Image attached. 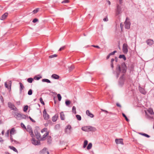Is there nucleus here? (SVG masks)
<instances>
[{
	"label": "nucleus",
	"instance_id": "f257e3e1",
	"mask_svg": "<svg viewBox=\"0 0 154 154\" xmlns=\"http://www.w3.org/2000/svg\"><path fill=\"white\" fill-rule=\"evenodd\" d=\"M127 69V67L125 63H122L121 65H120L119 64L117 65L115 72H114V74H116L117 77L118 78L119 76L120 72L123 73L122 76L120 78L119 83L121 82L122 83H123L124 80V74L126 72Z\"/></svg>",
	"mask_w": 154,
	"mask_h": 154
},
{
	"label": "nucleus",
	"instance_id": "f03ea898",
	"mask_svg": "<svg viewBox=\"0 0 154 154\" xmlns=\"http://www.w3.org/2000/svg\"><path fill=\"white\" fill-rule=\"evenodd\" d=\"M122 4H117L116 5V8L115 9L116 15H118L121 14L124 10V8L122 7Z\"/></svg>",
	"mask_w": 154,
	"mask_h": 154
},
{
	"label": "nucleus",
	"instance_id": "7ed1b4c3",
	"mask_svg": "<svg viewBox=\"0 0 154 154\" xmlns=\"http://www.w3.org/2000/svg\"><path fill=\"white\" fill-rule=\"evenodd\" d=\"M31 141L32 144L35 145H40V141L36 140L34 137H32V138L31 139Z\"/></svg>",
	"mask_w": 154,
	"mask_h": 154
},
{
	"label": "nucleus",
	"instance_id": "20e7f679",
	"mask_svg": "<svg viewBox=\"0 0 154 154\" xmlns=\"http://www.w3.org/2000/svg\"><path fill=\"white\" fill-rule=\"evenodd\" d=\"M11 81H9L8 82H5V88L9 90L10 91L11 90Z\"/></svg>",
	"mask_w": 154,
	"mask_h": 154
},
{
	"label": "nucleus",
	"instance_id": "39448f33",
	"mask_svg": "<svg viewBox=\"0 0 154 154\" xmlns=\"http://www.w3.org/2000/svg\"><path fill=\"white\" fill-rule=\"evenodd\" d=\"M8 106L9 108L11 109V110L16 111L17 109L14 105L11 102H8Z\"/></svg>",
	"mask_w": 154,
	"mask_h": 154
},
{
	"label": "nucleus",
	"instance_id": "423d86ee",
	"mask_svg": "<svg viewBox=\"0 0 154 154\" xmlns=\"http://www.w3.org/2000/svg\"><path fill=\"white\" fill-rule=\"evenodd\" d=\"M128 45L124 43L123 44L122 47V51L125 54H127L128 52Z\"/></svg>",
	"mask_w": 154,
	"mask_h": 154
},
{
	"label": "nucleus",
	"instance_id": "0eeeda50",
	"mask_svg": "<svg viewBox=\"0 0 154 154\" xmlns=\"http://www.w3.org/2000/svg\"><path fill=\"white\" fill-rule=\"evenodd\" d=\"M26 131L29 133L32 137H34V134L32 132V128L30 126H27V128H26Z\"/></svg>",
	"mask_w": 154,
	"mask_h": 154
},
{
	"label": "nucleus",
	"instance_id": "6e6552de",
	"mask_svg": "<svg viewBox=\"0 0 154 154\" xmlns=\"http://www.w3.org/2000/svg\"><path fill=\"white\" fill-rule=\"evenodd\" d=\"M43 116L45 120H48L49 118V116L47 113L46 109H44L43 112Z\"/></svg>",
	"mask_w": 154,
	"mask_h": 154
},
{
	"label": "nucleus",
	"instance_id": "1a4fd4ad",
	"mask_svg": "<svg viewBox=\"0 0 154 154\" xmlns=\"http://www.w3.org/2000/svg\"><path fill=\"white\" fill-rule=\"evenodd\" d=\"M71 128V127L70 125H68L66 128V130L65 132L66 133L68 134H70L71 133L70 129Z\"/></svg>",
	"mask_w": 154,
	"mask_h": 154
},
{
	"label": "nucleus",
	"instance_id": "9d476101",
	"mask_svg": "<svg viewBox=\"0 0 154 154\" xmlns=\"http://www.w3.org/2000/svg\"><path fill=\"white\" fill-rule=\"evenodd\" d=\"M34 133L35 136H36V138L38 140H39L41 138V135L39 133L37 130H35L34 131Z\"/></svg>",
	"mask_w": 154,
	"mask_h": 154
},
{
	"label": "nucleus",
	"instance_id": "9b49d317",
	"mask_svg": "<svg viewBox=\"0 0 154 154\" xmlns=\"http://www.w3.org/2000/svg\"><path fill=\"white\" fill-rule=\"evenodd\" d=\"M145 112L146 116L148 115V113H149L150 115H152L154 114L153 110L151 108H149L147 109V111H145Z\"/></svg>",
	"mask_w": 154,
	"mask_h": 154
},
{
	"label": "nucleus",
	"instance_id": "f8f14e48",
	"mask_svg": "<svg viewBox=\"0 0 154 154\" xmlns=\"http://www.w3.org/2000/svg\"><path fill=\"white\" fill-rule=\"evenodd\" d=\"M127 18H126L125 21V28L127 29H129L130 28L131 23L129 22H127L126 21Z\"/></svg>",
	"mask_w": 154,
	"mask_h": 154
},
{
	"label": "nucleus",
	"instance_id": "ddd939ff",
	"mask_svg": "<svg viewBox=\"0 0 154 154\" xmlns=\"http://www.w3.org/2000/svg\"><path fill=\"white\" fill-rule=\"evenodd\" d=\"M147 44L149 46H151L154 44V41L153 40L148 39L146 42Z\"/></svg>",
	"mask_w": 154,
	"mask_h": 154
},
{
	"label": "nucleus",
	"instance_id": "4468645a",
	"mask_svg": "<svg viewBox=\"0 0 154 154\" xmlns=\"http://www.w3.org/2000/svg\"><path fill=\"white\" fill-rule=\"evenodd\" d=\"M115 142L117 144H121L123 145L124 144L123 141V139H116L115 140Z\"/></svg>",
	"mask_w": 154,
	"mask_h": 154
},
{
	"label": "nucleus",
	"instance_id": "2eb2a0df",
	"mask_svg": "<svg viewBox=\"0 0 154 154\" xmlns=\"http://www.w3.org/2000/svg\"><path fill=\"white\" fill-rule=\"evenodd\" d=\"M49 132H46L43 136L42 137H41L40 140H44L46 139V137L49 135Z\"/></svg>",
	"mask_w": 154,
	"mask_h": 154
},
{
	"label": "nucleus",
	"instance_id": "dca6fc26",
	"mask_svg": "<svg viewBox=\"0 0 154 154\" xmlns=\"http://www.w3.org/2000/svg\"><path fill=\"white\" fill-rule=\"evenodd\" d=\"M139 90L141 93L144 94H146V92L143 88L141 87H139Z\"/></svg>",
	"mask_w": 154,
	"mask_h": 154
},
{
	"label": "nucleus",
	"instance_id": "f3484780",
	"mask_svg": "<svg viewBox=\"0 0 154 154\" xmlns=\"http://www.w3.org/2000/svg\"><path fill=\"white\" fill-rule=\"evenodd\" d=\"M19 84L20 85V93H21L23 90L24 88V86L20 82L19 83Z\"/></svg>",
	"mask_w": 154,
	"mask_h": 154
},
{
	"label": "nucleus",
	"instance_id": "a211bd4d",
	"mask_svg": "<svg viewBox=\"0 0 154 154\" xmlns=\"http://www.w3.org/2000/svg\"><path fill=\"white\" fill-rule=\"evenodd\" d=\"M58 117V115L57 114H55L54 116L52 117V121L53 122H56L57 120Z\"/></svg>",
	"mask_w": 154,
	"mask_h": 154
},
{
	"label": "nucleus",
	"instance_id": "6ab92c4d",
	"mask_svg": "<svg viewBox=\"0 0 154 154\" xmlns=\"http://www.w3.org/2000/svg\"><path fill=\"white\" fill-rule=\"evenodd\" d=\"M15 116L17 119L19 120H21V114L17 113H16Z\"/></svg>",
	"mask_w": 154,
	"mask_h": 154
},
{
	"label": "nucleus",
	"instance_id": "aec40b11",
	"mask_svg": "<svg viewBox=\"0 0 154 154\" xmlns=\"http://www.w3.org/2000/svg\"><path fill=\"white\" fill-rule=\"evenodd\" d=\"M8 15V13H5L0 18V19L1 20H4L7 17Z\"/></svg>",
	"mask_w": 154,
	"mask_h": 154
},
{
	"label": "nucleus",
	"instance_id": "412c9836",
	"mask_svg": "<svg viewBox=\"0 0 154 154\" xmlns=\"http://www.w3.org/2000/svg\"><path fill=\"white\" fill-rule=\"evenodd\" d=\"M89 128L88 126H86L85 127H82V129L84 131H89Z\"/></svg>",
	"mask_w": 154,
	"mask_h": 154
},
{
	"label": "nucleus",
	"instance_id": "4be33fe9",
	"mask_svg": "<svg viewBox=\"0 0 154 154\" xmlns=\"http://www.w3.org/2000/svg\"><path fill=\"white\" fill-rule=\"evenodd\" d=\"M86 113L87 115L89 116L91 118L94 117V115L92 113H91L88 110H87L86 111Z\"/></svg>",
	"mask_w": 154,
	"mask_h": 154
},
{
	"label": "nucleus",
	"instance_id": "5701e85b",
	"mask_svg": "<svg viewBox=\"0 0 154 154\" xmlns=\"http://www.w3.org/2000/svg\"><path fill=\"white\" fill-rule=\"evenodd\" d=\"M60 118L61 120H63L65 119V115L63 112H62L60 113Z\"/></svg>",
	"mask_w": 154,
	"mask_h": 154
},
{
	"label": "nucleus",
	"instance_id": "b1692460",
	"mask_svg": "<svg viewBox=\"0 0 154 154\" xmlns=\"http://www.w3.org/2000/svg\"><path fill=\"white\" fill-rule=\"evenodd\" d=\"M89 131H96V129L93 127L89 126Z\"/></svg>",
	"mask_w": 154,
	"mask_h": 154
},
{
	"label": "nucleus",
	"instance_id": "393cba45",
	"mask_svg": "<svg viewBox=\"0 0 154 154\" xmlns=\"http://www.w3.org/2000/svg\"><path fill=\"white\" fill-rule=\"evenodd\" d=\"M41 152L43 154H45L46 153L47 154H49V152L47 151V149L46 148H44L41 151Z\"/></svg>",
	"mask_w": 154,
	"mask_h": 154
},
{
	"label": "nucleus",
	"instance_id": "a878e982",
	"mask_svg": "<svg viewBox=\"0 0 154 154\" xmlns=\"http://www.w3.org/2000/svg\"><path fill=\"white\" fill-rule=\"evenodd\" d=\"M51 77L52 78L55 79H58L59 78V76L55 74H53Z\"/></svg>",
	"mask_w": 154,
	"mask_h": 154
},
{
	"label": "nucleus",
	"instance_id": "bb28decb",
	"mask_svg": "<svg viewBox=\"0 0 154 154\" xmlns=\"http://www.w3.org/2000/svg\"><path fill=\"white\" fill-rule=\"evenodd\" d=\"M15 130L14 129V128H12L10 131V135H13L15 133Z\"/></svg>",
	"mask_w": 154,
	"mask_h": 154
},
{
	"label": "nucleus",
	"instance_id": "cd10ccee",
	"mask_svg": "<svg viewBox=\"0 0 154 154\" xmlns=\"http://www.w3.org/2000/svg\"><path fill=\"white\" fill-rule=\"evenodd\" d=\"M9 148H10V149L13 150L14 151L17 152H18V151L17 150L15 147H14V146H9Z\"/></svg>",
	"mask_w": 154,
	"mask_h": 154
},
{
	"label": "nucleus",
	"instance_id": "c85d7f7f",
	"mask_svg": "<svg viewBox=\"0 0 154 154\" xmlns=\"http://www.w3.org/2000/svg\"><path fill=\"white\" fill-rule=\"evenodd\" d=\"M42 81L43 82H46L48 83H51V81L48 79H43L42 80Z\"/></svg>",
	"mask_w": 154,
	"mask_h": 154
},
{
	"label": "nucleus",
	"instance_id": "c756f323",
	"mask_svg": "<svg viewBox=\"0 0 154 154\" xmlns=\"http://www.w3.org/2000/svg\"><path fill=\"white\" fill-rule=\"evenodd\" d=\"M119 58H123L124 60H125L126 59L125 56L124 55H120L119 56Z\"/></svg>",
	"mask_w": 154,
	"mask_h": 154
},
{
	"label": "nucleus",
	"instance_id": "7c9ffc66",
	"mask_svg": "<svg viewBox=\"0 0 154 154\" xmlns=\"http://www.w3.org/2000/svg\"><path fill=\"white\" fill-rule=\"evenodd\" d=\"M51 141V136H48L47 138V142L48 143H50Z\"/></svg>",
	"mask_w": 154,
	"mask_h": 154
},
{
	"label": "nucleus",
	"instance_id": "2f4dec72",
	"mask_svg": "<svg viewBox=\"0 0 154 154\" xmlns=\"http://www.w3.org/2000/svg\"><path fill=\"white\" fill-rule=\"evenodd\" d=\"M33 80V78H29L27 79V81L29 83H32Z\"/></svg>",
	"mask_w": 154,
	"mask_h": 154
},
{
	"label": "nucleus",
	"instance_id": "473e14b6",
	"mask_svg": "<svg viewBox=\"0 0 154 154\" xmlns=\"http://www.w3.org/2000/svg\"><path fill=\"white\" fill-rule=\"evenodd\" d=\"M92 146V144L91 143H89L87 147V149L88 150L90 149H91Z\"/></svg>",
	"mask_w": 154,
	"mask_h": 154
},
{
	"label": "nucleus",
	"instance_id": "72a5a7b5",
	"mask_svg": "<svg viewBox=\"0 0 154 154\" xmlns=\"http://www.w3.org/2000/svg\"><path fill=\"white\" fill-rule=\"evenodd\" d=\"M60 124H57L54 127V129L56 130H58L60 128Z\"/></svg>",
	"mask_w": 154,
	"mask_h": 154
},
{
	"label": "nucleus",
	"instance_id": "f704fd0d",
	"mask_svg": "<svg viewBox=\"0 0 154 154\" xmlns=\"http://www.w3.org/2000/svg\"><path fill=\"white\" fill-rule=\"evenodd\" d=\"M122 115L123 116V117H124L125 119L128 122L129 121V119L127 118V116H126L125 115V114L124 113H122Z\"/></svg>",
	"mask_w": 154,
	"mask_h": 154
},
{
	"label": "nucleus",
	"instance_id": "c9c22d12",
	"mask_svg": "<svg viewBox=\"0 0 154 154\" xmlns=\"http://www.w3.org/2000/svg\"><path fill=\"white\" fill-rule=\"evenodd\" d=\"M88 141L87 140H85L84 141V144H83V148H85L87 145L88 144Z\"/></svg>",
	"mask_w": 154,
	"mask_h": 154
},
{
	"label": "nucleus",
	"instance_id": "e433bc0d",
	"mask_svg": "<svg viewBox=\"0 0 154 154\" xmlns=\"http://www.w3.org/2000/svg\"><path fill=\"white\" fill-rule=\"evenodd\" d=\"M76 117L78 120L80 121L81 120V117L80 115H76Z\"/></svg>",
	"mask_w": 154,
	"mask_h": 154
},
{
	"label": "nucleus",
	"instance_id": "4c0bfd02",
	"mask_svg": "<svg viewBox=\"0 0 154 154\" xmlns=\"http://www.w3.org/2000/svg\"><path fill=\"white\" fill-rule=\"evenodd\" d=\"M140 134L147 137H149L150 136L145 133H140Z\"/></svg>",
	"mask_w": 154,
	"mask_h": 154
},
{
	"label": "nucleus",
	"instance_id": "58836bf2",
	"mask_svg": "<svg viewBox=\"0 0 154 154\" xmlns=\"http://www.w3.org/2000/svg\"><path fill=\"white\" fill-rule=\"evenodd\" d=\"M70 101L69 100H66L65 102V103L66 106H68L70 103Z\"/></svg>",
	"mask_w": 154,
	"mask_h": 154
},
{
	"label": "nucleus",
	"instance_id": "ea45409f",
	"mask_svg": "<svg viewBox=\"0 0 154 154\" xmlns=\"http://www.w3.org/2000/svg\"><path fill=\"white\" fill-rule=\"evenodd\" d=\"M28 107V106L27 105L25 106L23 108V111L25 112H26L27 110Z\"/></svg>",
	"mask_w": 154,
	"mask_h": 154
},
{
	"label": "nucleus",
	"instance_id": "a19ab883",
	"mask_svg": "<svg viewBox=\"0 0 154 154\" xmlns=\"http://www.w3.org/2000/svg\"><path fill=\"white\" fill-rule=\"evenodd\" d=\"M42 78V77L41 76H40V77H38L37 76H35L34 77V79H35V80H39L41 78Z\"/></svg>",
	"mask_w": 154,
	"mask_h": 154
},
{
	"label": "nucleus",
	"instance_id": "79ce46f5",
	"mask_svg": "<svg viewBox=\"0 0 154 154\" xmlns=\"http://www.w3.org/2000/svg\"><path fill=\"white\" fill-rule=\"evenodd\" d=\"M72 111L75 114H76V108L75 106H73L72 107Z\"/></svg>",
	"mask_w": 154,
	"mask_h": 154
},
{
	"label": "nucleus",
	"instance_id": "37998d69",
	"mask_svg": "<svg viewBox=\"0 0 154 154\" xmlns=\"http://www.w3.org/2000/svg\"><path fill=\"white\" fill-rule=\"evenodd\" d=\"M57 56V55L56 54H54L53 55H50L49 56V57L50 58H51L54 57H56Z\"/></svg>",
	"mask_w": 154,
	"mask_h": 154
},
{
	"label": "nucleus",
	"instance_id": "c03bdc74",
	"mask_svg": "<svg viewBox=\"0 0 154 154\" xmlns=\"http://www.w3.org/2000/svg\"><path fill=\"white\" fill-rule=\"evenodd\" d=\"M58 100L59 101H60L61 99V96L60 94H58L57 95Z\"/></svg>",
	"mask_w": 154,
	"mask_h": 154
},
{
	"label": "nucleus",
	"instance_id": "a18cd8bd",
	"mask_svg": "<svg viewBox=\"0 0 154 154\" xmlns=\"http://www.w3.org/2000/svg\"><path fill=\"white\" fill-rule=\"evenodd\" d=\"M26 118V116L25 115L21 114V119H25Z\"/></svg>",
	"mask_w": 154,
	"mask_h": 154
},
{
	"label": "nucleus",
	"instance_id": "49530a36",
	"mask_svg": "<svg viewBox=\"0 0 154 154\" xmlns=\"http://www.w3.org/2000/svg\"><path fill=\"white\" fill-rule=\"evenodd\" d=\"M28 94L29 95H31L32 94V89H30L29 90L28 93Z\"/></svg>",
	"mask_w": 154,
	"mask_h": 154
},
{
	"label": "nucleus",
	"instance_id": "de8ad7c7",
	"mask_svg": "<svg viewBox=\"0 0 154 154\" xmlns=\"http://www.w3.org/2000/svg\"><path fill=\"white\" fill-rule=\"evenodd\" d=\"M39 100L40 102L41 103L43 104V105H44L45 104V103L44 102V101H43V99H42V98H40L39 99Z\"/></svg>",
	"mask_w": 154,
	"mask_h": 154
},
{
	"label": "nucleus",
	"instance_id": "09e8293b",
	"mask_svg": "<svg viewBox=\"0 0 154 154\" xmlns=\"http://www.w3.org/2000/svg\"><path fill=\"white\" fill-rule=\"evenodd\" d=\"M38 10H39V8H36V9H35L33 11V12L34 13H37V12H38Z\"/></svg>",
	"mask_w": 154,
	"mask_h": 154
},
{
	"label": "nucleus",
	"instance_id": "8fccbe9b",
	"mask_svg": "<svg viewBox=\"0 0 154 154\" xmlns=\"http://www.w3.org/2000/svg\"><path fill=\"white\" fill-rule=\"evenodd\" d=\"M74 66H70V67L69 68V70L70 71H71L72 70V69L74 68Z\"/></svg>",
	"mask_w": 154,
	"mask_h": 154
},
{
	"label": "nucleus",
	"instance_id": "3c124183",
	"mask_svg": "<svg viewBox=\"0 0 154 154\" xmlns=\"http://www.w3.org/2000/svg\"><path fill=\"white\" fill-rule=\"evenodd\" d=\"M9 135V130H8L5 134V136L8 137Z\"/></svg>",
	"mask_w": 154,
	"mask_h": 154
},
{
	"label": "nucleus",
	"instance_id": "603ef678",
	"mask_svg": "<svg viewBox=\"0 0 154 154\" xmlns=\"http://www.w3.org/2000/svg\"><path fill=\"white\" fill-rule=\"evenodd\" d=\"M47 128H44L43 129H42L41 131V132L42 133H43V132H44L45 131H46L47 130Z\"/></svg>",
	"mask_w": 154,
	"mask_h": 154
},
{
	"label": "nucleus",
	"instance_id": "864d4df0",
	"mask_svg": "<svg viewBox=\"0 0 154 154\" xmlns=\"http://www.w3.org/2000/svg\"><path fill=\"white\" fill-rule=\"evenodd\" d=\"M117 52V51H113V52L110 53L109 54L111 55H114L115 53H116Z\"/></svg>",
	"mask_w": 154,
	"mask_h": 154
},
{
	"label": "nucleus",
	"instance_id": "5fc2aeb1",
	"mask_svg": "<svg viewBox=\"0 0 154 154\" xmlns=\"http://www.w3.org/2000/svg\"><path fill=\"white\" fill-rule=\"evenodd\" d=\"M69 2L68 0H64L62 2V3H68Z\"/></svg>",
	"mask_w": 154,
	"mask_h": 154
},
{
	"label": "nucleus",
	"instance_id": "6e6d98bb",
	"mask_svg": "<svg viewBox=\"0 0 154 154\" xmlns=\"http://www.w3.org/2000/svg\"><path fill=\"white\" fill-rule=\"evenodd\" d=\"M10 140H11V142H13V137L12 135H10Z\"/></svg>",
	"mask_w": 154,
	"mask_h": 154
},
{
	"label": "nucleus",
	"instance_id": "4d7b16f0",
	"mask_svg": "<svg viewBox=\"0 0 154 154\" xmlns=\"http://www.w3.org/2000/svg\"><path fill=\"white\" fill-rule=\"evenodd\" d=\"M38 21V20L37 19L35 18L33 20H32V22L33 23H35L37 22Z\"/></svg>",
	"mask_w": 154,
	"mask_h": 154
},
{
	"label": "nucleus",
	"instance_id": "13d9d810",
	"mask_svg": "<svg viewBox=\"0 0 154 154\" xmlns=\"http://www.w3.org/2000/svg\"><path fill=\"white\" fill-rule=\"evenodd\" d=\"M0 100L3 103H4V99H3V97L2 96H0Z\"/></svg>",
	"mask_w": 154,
	"mask_h": 154
},
{
	"label": "nucleus",
	"instance_id": "bf43d9fd",
	"mask_svg": "<svg viewBox=\"0 0 154 154\" xmlns=\"http://www.w3.org/2000/svg\"><path fill=\"white\" fill-rule=\"evenodd\" d=\"M103 20L104 21H108V19L107 17H106L104 18H103Z\"/></svg>",
	"mask_w": 154,
	"mask_h": 154
},
{
	"label": "nucleus",
	"instance_id": "052dcab7",
	"mask_svg": "<svg viewBox=\"0 0 154 154\" xmlns=\"http://www.w3.org/2000/svg\"><path fill=\"white\" fill-rule=\"evenodd\" d=\"M64 48H65V46H63V47H61L59 49V51H61L63 50L64 49Z\"/></svg>",
	"mask_w": 154,
	"mask_h": 154
},
{
	"label": "nucleus",
	"instance_id": "680f3d73",
	"mask_svg": "<svg viewBox=\"0 0 154 154\" xmlns=\"http://www.w3.org/2000/svg\"><path fill=\"white\" fill-rule=\"evenodd\" d=\"M29 118L31 120V121H32V122H35V121L33 119H32L30 116L29 117Z\"/></svg>",
	"mask_w": 154,
	"mask_h": 154
},
{
	"label": "nucleus",
	"instance_id": "e2e57ef3",
	"mask_svg": "<svg viewBox=\"0 0 154 154\" xmlns=\"http://www.w3.org/2000/svg\"><path fill=\"white\" fill-rule=\"evenodd\" d=\"M92 46L94 48H100V47L97 45H92Z\"/></svg>",
	"mask_w": 154,
	"mask_h": 154
},
{
	"label": "nucleus",
	"instance_id": "0e129e2a",
	"mask_svg": "<svg viewBox=\"0 0 154 154\" xmlns=\"http://www.w3.org/2000/svg\"><path fill=\"white\" fill-rule=\"evenodd\" d=\"M21 126L22 127L24 128H26V127L25 125L22 123L21 124Z\"/></svg>",
	"mask_w": 154,
	"mask_h": 154
},
{
	"label": "nucleus",
	"instance_id": "69168bd1",
	"mask_svg": "<svg viewBox=\"0 0 154 154\" xmlns=\"http://www.w3.org/2000/svg\"><path fill=\"white\" fill-rule=\"evenodd\" d=\"M110 65H111V67L112 68V69H113V67H114L113 63H111Z\"/></svg>",
	"mask_w": 154,
	"mask_h": 154
},
{
	"label": "nucleus",
	"instance_id": "338daca9",
	"mask_svg": "<svg viewBox=\"0 0 154 154\" xmlns=\"http://www.w3.org/2000/svg\"><path fill=\"white\" fill-rule=\"evenodd\" d=\"M16 103L18 105H19L20 104V101L16 102Z\"/></svg>",
	"mask_w": 154,
	"mask_h": 154
},
{
	"label": "nucleus",
	"instance_id": "774afa93",
	"mask_svg": "<svg viewBox=\"0 0 154 154\" xmlns=\"http://www.w3.org/2000/svg\"><path fill=\"white\" fill-rule=\"evenodd\" d=\"M101 110L103 112H106V113H108L109 112L107 111H106V110H103V109H101Z\"/></svg>",
	"mask_w": 154,
	"mask_h": 154
}]
</instances>
